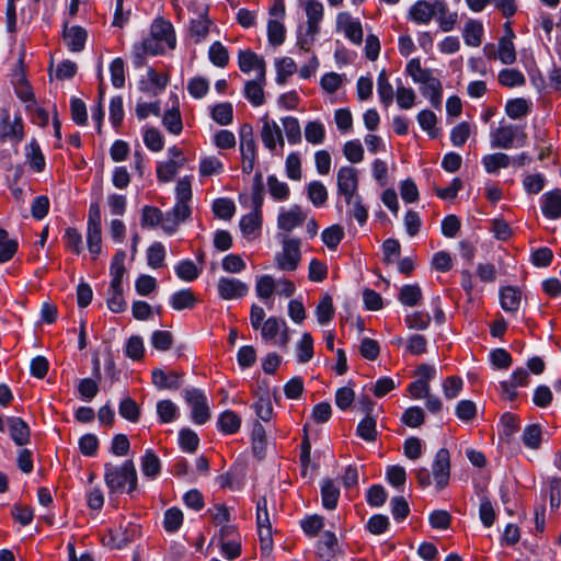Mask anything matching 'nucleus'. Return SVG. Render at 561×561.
Wrapping results in <instances>:
<instances>
[{"label": "nucleus", "mask_w": 561, "mask_h": 561, "mask_svg": "<svg viewBox=\"0 0 561 561\" xmlns=\"http://www.w3.org/2000/svg\"><path fill=\"white\" fill-rule=\"evenodd\" d=\"M405 72L414 83L420 84L421 94L430 100L432 106L439 110L442 107L443 85L439 79L433 76V71L422 68L421 60L413 58L407 64Z\"/></svg>", "instance_id": "nucleus-1"}, {"label": "nucleus", "mask_w": 561, "mask_h": 561, "mask_svg": "<svg viewBox=\"0 0 561 561\" xmlns=\"http://www.w3.org/2000/svg\"><path fill=\"white\" fill-rule=\"evenodd\" d=\"M104 481L111 494L133 493L138 485L136 467L133 460L122 465L105 463Z\"/></svg>", "instance_id": "nucleus-2"}, {"label": "nucleus", "mask_w": 561, "mask_h": 561, "mask_svg": "<svg viewBox=\"0 0 561 561\" xmlns=\"http://www.w3.org/2000/svg\"><path fill=\"white\" fill-rule=\"evenodd\" d=\"M262 340L272 345L285 348L289 342V329L285 320L270 317L261 325Z\"/></svg>", "instance_id": "nucleus-3"}, {"label": "nucleus", "mask_w": 561, "mask_h": 561, "mask_svg": "<svg viewBox=\"0 0 561 561\" xmlns=\"http://www.w3.org/2000/svg\"><path fill=\"white\" fill-rule=\"evenodd\" d=\"M24 138V125L21 115L16 114L11 118L10 112L2 108L0 112V142L19 145Z\"/></svg>", "instance_id": "nucleus-4"}, {"label": "nucleus", "mask_w": 561, "mask_h": 561, "mask_svg": "<svg viewBox=\"0 0 561 561\" xmlns=\"http://www.w3.org/2000/svg\"><path fill=\"white\" fill-rule=\"evenodd\" d=\"M184 399L191 408V417L195 424L203 425L210 419L208 400L203 390L187 388L184 390Z\"/></svg>", "instance_id": "nucleus-5"}, {"label": "nucleus", "mask_w": 561, "mask_h": 561, "mask_svg": "<svg viewBox=\"0 0 561 561\" xmlns=\"http://www.w3.org/2000/svg\"><path fill=\"white\" fill-rule=\"evenodd\" d=\"M358 171L355 168L345 165L337 170V197H342L346 205H351L355 195H358Z\"/></svg>", "instance_id": "nucleus-6"}, {"label": "nucleus", "mask_w": 561, "mask_h": 561, "mask_svg": "<svg viewBox=\"0 0 561 561\" xmlns=\"http://www.w3.org/2000/svg\"><path fill=\"white\" fill-rule=\"evenodd\" d=\"M240 152L242 158V172L250 174L256 161V144L250 125H243L240 129Z\"/></svg>", "instance_id": "nucleus-7"}, {"label": "nucleus", "mask_w": 561, "mask_h": 561, "mask_svg": "<svg viewBox=\"0 0 561 561\" xmlns=\"http://www.w3.org/2000/svg\"><path fill=\"white\" fill-rule=\"evenodd\" d=\"M261 139L272 154L283 153L285 141L282 129L275 121L262 118Z\"/></svg>", "instance_id": "nucleus-8"}, {"label": "nucleus", "mask_w": 561, "mask_h": 561, "mask_svg": "<svg viewBox=\"0 0 561 561\" xmlns=\"http://www.w3.org/2000/svg\"><path fill=\"white\" fill-rule=\"evenodd\" d=\"M300 257V241L295 238H284L282 252L276 255L278 268L286 272L295 271Z\"/></svg>", "instance_id": "nucleus-9"}, {"label": "nucleus", "mask_w": 561, "mask_h": 561, "mask_svg": "<svg viewBox=\"0 0 561 561\" xmlns=\"http://www.w3.org/2000/svg\"><path fill=\"white\" fill-rule=\"evenodd\" d=\"M256 525L261 541V549L270 551L272 549V525L267 511V501L261 497L256 502Z\"/></svg>", "instance_id": "nucleus-10"}, {"label": "nucleus", "mask_w": 561, "mask_h": 561, "mask_svg": "<svg viewBox=\"0 0 561 561\" xmlns=\"http://www.w3.org/2000/svg\"><path fill=\"white\" fill-rule=\"evenodd\" d=\"M168 47L162 44L152 34H149L140 43H136L133 47V62L134 66L140 68L145 65L147 55H160L165 51Z\"/></svg>", "instance_id": "nucleus-11"}, {"label": "nucleus", "mask_w": 561, "mask_h": 561, "mask_svg": "<svg viewBox=\"0 0 561 561\" xmlns=\"http://www.w3.org/2000/svg\"><path fill=\"white\" fill-rule=\"evenodd\" d=\"M514 38L515 33L512 30L511 22H506L504 34L497 41L496 51H493V57L497 58L503 65L511 66L516 61L517 54Z\"/></svg>", "instance_id": "nucleus-12"}, {"label": "nucleus", "mask_w": 561, "mask_h": 561, "mask_svg": "<svg viewBox=\"0 0 561 561\" xmlns=\"http://www.w3.org/2000/svg\"><path fill=\"white\" fill-rule=\"evenodd\" d=\"M217 290L221 299H240L248 295L249 285L234 277L222 276L218 279Z\"/></svg>", "instance_id": "nucleus-13"}, {"label": "nucleus", "mask_w": 561, "mask_h": 561, "mask_svg": "<svg viewBox=\"0 0 561 561\" xmlns=\"http://www.w3.org/2000/svg\"><path fill=\"white\" fill-rule=\"evenodd\" d=\"M238 66L243 73H250L254 70L255 76H257L260 80H263L266 76V62L264 58L251 49L239 50Z\"/></svg>", "instance_id": "nucleus-14"}, {"label": "nucleus", "mask_w": 561, "mask_h": 561, "mask_svg": "<svg viewBox=\"0 0 561 561\" xmlns=\"http://www.w3.org/2000/svg\"><path fill=\"white\" fill-rule=\"evenodd\" d=\"M529 374L523 368L516 369L508 379L500 382V397L504 401L512 402L517 396V388L526 386L528 382Z\"/></svg>", "instance_id": "nucleus-15"}, {"label": "nucleus", "mask_w": 561, "mask_h": 561, "mask_svg": "<svg viewBox=\"0 0 561 561\" xmlns=\"http://www.w3.org/2000/svg\"><path fill=\"white\" fill-rule=\"evenodd\" d=\"M336 27L353 44L359 45L363 41V27L360 21L354 19L348 12H340L336 15Z\"/></svg>", "instance_id": "nucleus-16"}, {"label": "nucleus", "mask_w": 561, "mask_h": 561, "mask_svg": "<svg viewBox=\"0 0 561 561\" xmlns=\"http://www.w3.org/2000/svg\"><path fill=\"white\" fill-rule=\"evenodd\" d=\"M264 183L261 172L255 173L250 194H240L239 202L242 207L262 210L264 203Z\"/></svg>", "instance_id": "nucleus-17"}, {"label": "nucleus", "mask_w": 561, "mask_h": 561, "mask_svg": "<svg viewBox=\"0 0 561 561\" xmlns=\"http://www.w3.org/2000/svg\"><path fill=\"white\" fill-rule=\"evenodd\" d=\"M488 480L474 478V492L479 503V516L485 527L491 526V502L489 499Z\"/></svg>", "instance_id": "nucleus-18"}, {"label": "nucleus", "mask_w": 561, "mask_h": 561, "mask_svg": "<svg viewBox=\"0 0 561 561\" xmlns=\"http://www.w3.org/2000/svg\"><path fill=\"white\" fill-rule=\"evenodd\" d=\"M450 462L449 453L445 448H440L432 465V473L437 489H443L447 485L449 480Z\"/></svg>", "instance_id": "nucleus-19"}, {"label": "nucleus", "mask_w": 561, "mask_h": 561, "mask_svg": "<svg viewBox=\"0 0 561 561\" xmlns=\"http://www.w3.org/2000/svg\"><path fill=\"white\" fill-rule=\"evenodd\" d=\"M169 77L164 73H159L152 68H148L147 78L139 80V90L150 95L160 94L168 85Z\"/></svg>", "instance_id": "nucleus-20"}, {"label": "nucleus", "mask_w": 561, "mask_h": 561, "mask_svg": "<svg viewBox=\"0 0 561 561\" xmlns=\"http://www.w3.org/2000/svg\"><path fill=\"white\" fill-rule=\"evenodd\" d=\"M62 38L69 50L79 53L84 49L88 32L79 25L69 26L64 24Z\"/></svg>", "instance_id": "nucleus-21"}, {"label": "nucleus", "mask_w": 561, "mask_h": 561, "mask_svg": "<svg viewBox=\"0 0 561 561\" xmlns=\"http://www.w3.org/2000/svg\"><path fill=\"white\" fill-rule=\"evenodd\" d=\"M306 219V215L298 205H293L288 209L280 208L277 217V226L284 231H291L296 227L302 225Z\"/></svg>", "instance_id": "nucleus-22"}, {"label": "nucleus", "mask_w": 561, "mask_h": 561, "mask_svg": "<svg viewBox=\"0 0 561 561\" xmlns=\"http://www.w3.org/2000/svg\"><path fill=\"white\" fill-rule=\"evenodd\" d=\"M150 34L164 44L168 49H174L176 45V37L171 22L164 19H156L150 28Z\"/></svg>", "instance_id": "nucleus-23"}, {"label": "nucleus", "mask_w": 561, "mask_h": 561, "mask_svg": "<svg viewBox=\"0 0 561 561\" xmlns=\"http://www.w3.org/2000/svg\"><path fill=\"white\" fill-rule=\"evenodd\" d=\"M7 431L18 446H24L30 442V427L24 420L18 416L7 419Z\"/></svg>", "instance_id": "nucleus-24"}, {"label": "nucleus", "mask_w": 561, "mask_h": 561, "mask_svg": "<svg viewBox=\"0 0 561 561\" xmlns=\"http://www.w3.org/2000/svg\"><path fill=\"white\" fill-rule=\"evenodd\" d=\"M499 300L500 306L504 311L514 313L520 306L522 291L516 286H503L499 290Z\"/></svg>", "instance_id": "nucleus-25"}, {"label": "nucleus", "mask_w": 561, "mask_h": 561, "mask_svg": "<svg viewBox=\"0 0 561 561\" xmlns=\"http://www.w3.org/2000/svg\"><path fill=\"white\" fill-rule=\"evenodd\" d=\"M152 383L159 389H179L182 385V375L178 371H164L156 368L151 373Z\"/></svg>", "instance_id": "nucleus-26"}, {"label": "nucleus", "mask_w": 561, "mask_h": 561, "mask_svg": "<svg viewBox=\"0 0 561 561\" xmlns=\"http://www.w3.org/2000/svg\"><path fill=\"white\" fill-rule=\"evenodd\" d=\"M434 7L435 0L433 2L419 0L410 8V19L416 24H428L435 15Z\"/></svg>", "instance_id": "nucleus-27"}, {"label": "nucleus", "mask_w": 561, "mask_h": 561, "mask_svg": "<svg viewBox=\"0 0 561 561\" xmlns=\"http://www.w3.org/2000/svg\"><path fill=\"white\" fill-rule=\"evenodd\" d=\"M435 15L439 27L443 32H450L454 30L458 15L456 12H449L448 5L445 0H435Z\"/></svg>", "instance_id": "nucleus-28"}, {"label": "nucleus", "mask_w": 561, "mask_h": 561, "mask_svg": "<svg viewBox=\"0 0 561 561\" xmlns=\"http://www.w3.org/2000/svg\"><path fill=\"white\" fill-rule=\"evenodd\" d=\"M125 260V251L117 250L110 266L111 283L108 287H123V277L126 273Z\"/></svg>", "instance_id": "nucleus-29"}, {"label": "nucleus", "mask_w": 561, "mask_h": 561, "mask_svg": "<svg viewBox=\"0 0 561 561\" xmlns=\"http://www.w3.org/2000/svg\"><path fill=\"white\" fill-rule=\"evenodd\" d=\"M266 83V76L260 80L257 76L255 79L249 80L244 84V98L253 105L261 106L264 103V85Z\"/></svg>", "instance_id": "nucleus-30"}, {"label": "nucleus", "mask_w": 561, "mask_h": 561, "mask_svg": "<svg viewBox=\"0 0 561 561\" xmlns=\"http://www.w3.org/2000/svg\"><path fill=\"white\" fill-rule=\"evenodd\" d=\"M542 213L547 218L561 217V191L554 190L542 195Z\"/></svg>", "instance_id": "nucleus-31"}, {"label": "nucleus", "mask_w": 561, "mask_h": 561, "mask_svg": "<svg viewBox=\"0 0 561 561\" xmlns=\"http://www.w3.org/2000/svg\"><path fill=\"white\" fill-rule=\"evenodd\" d=\"M520 422L516 414L511 412L504 413L499 423V435L501 440L510 442L511 438L519 431Z\"/></svg>", "instance_id": "nucleus-32"}, {"label": "nucleus", "mask_w": 561, "mask_h": 561, "mask_svg": "<svg viewBox=\"0 0 561 561\" xmlns=\"http://www.w3.org/2000/svg\"><path fill=\"white\" fill-rule=\"evenodd\" d=\"M275 279L271 275H262L256 279V296L270 308H273L272 296L275 293Z\"/></svg>", "instance_id": "nucleus-33"}, {"label": "nucleus", "mask_w": 561, "mask_h": 561, "mask_svg": "<svg viewBox=\"0 0 561 561\" xmlns=\"http://www.w3.org/2000/svg\"><path fill=\"white\" fill-rule=\"evenodd\" d=\"M267 192L275 202H286L290 196V188L286 182L279 181L275 174L266 179Z\"/></svg>", "instance_id": "nucleus-34"}, {"label": "nucleus", "mask_w": 561, "mask_h": 561, "mask_svg": "<svg viewBox=\"0 0 561 561\" xmlns=\"http://www.w3.org/2000/svg\"><path fill=\"white\" fill-rule=\"evenodd\" d=\"M241 417L231 410H226L219 414L217 428L225 435H232L239 431Z\"/></svg>", "instance_id": "nucleus-35"}, {"label": "nucleus", "mask_w": 561, "mask_h": 561, "mask_svg": "<svg viewBox=\"0 0 561 561\" xmlns=\"http://www.w3.org/2000/svg\"><path fill=\"white\" fill-rule=\"evenodd\" d=\"M262 225V210L250 209V213L244 215L240 220V229L244 237L252 238L261 229Z\"/></svg>", "instance_id": "nucleus-36"}, {"label": "nucleus", "mask_w": 561, "mask_h": 561, "mask_svg": "<svg viewBox=\"0 0 561 561\" xmlns=\"http://www.w3.org/2000/svg\"><path fill=\"white\" fill-rule=\"evenodd\" d=\"M337 538L332 531H324L318 541L317 553L323 561H330L335 553Z\"/></svg>", "instance_id": "nucleus-37"}, {"label": "nucleus", "mask_w": 561, "mask_h": 561, "mask_svg": "<svg viewBox=\"0 0 561 561\" xmlns=\"http://www.w3.org/2000/svg\"><path fill=\"white\" fill-rule=\"evenodd\" d=\"M320 33V25L309 24L300 26L297 33V45L300 49L309 51L316 42L318 34Z\"/></svg>", "instance_id": "nucleus-38"}, {"label": "nucleus", "mask_w": 561, "mask_h": 561, "mask_svg": "<svg viewBox=\"0 0 561 561\" xmlns=\"http://www.w3.org/2000/svg\"><path fill=\"white\" fill-rule=\"evenodd\" d=\"M195 304L196 297L190 288L178 290L170 297V306L178 311L192 309Z\"/></svg>", "instance_id": "nucleus-39"}, {"label": "nucleus", "mask_w": 561, "mask_h": 561, "mask_svg": "<svg viewBox=\"0 0 561 561\" xmlns=\"http://www.w3.org/2000/svg\"><path fill=\"white\" fill-rule=\"evenodd\" d=\"M276 78L278 85H284L287 79L297 71V65L290 57L277 58L275 60Z\"/></svg>", "instance_id": "nucleus-40"}, {"label": "nucleus", "mask_w": 561, "mask_h": 561, "mask_svg": "<svg viewBox=\"0 0 561 561\" xmlns=\"http://www.w3.org/2000/svg\"><path fill=\"white\" fill-rule=\"evenodd\" d=\"M85 240L92 260H96L102 252V226L87 227Z\"/></svg>", "instance_id": "nucleus-41"}, {"label": "nucleus", "mask_w": 561, "mask_h": 561, "mask_svg": "<svg viewBox=\"0 0 561 561\" xmlns=\"http://www.w3.org/2000/svg\"><path fill=\"white\" fill-rule=\"evenodd\" d=\"M183 160L169 159L168 161L160 162L157 165V178L160 182H171L179 170L183 167Z\"/></svg>", "instance_id": "nucleus-42"}, {"label": "nucleus", "mask_w": 561, "mask_h": 561, "mask_svg": "<svg viewBox=\"0 0 561 561\" xmlns=\"http://www.w3.org/2000/svg\"><path fill=\"white\" fill-rule=\"evenodd\" d=\"M174 272L181 280L190 283L198 278L202 268H199L192 260L185 259L174 266Z\"/></svg>", "instance_id": "nucleus-43"}, {"label": "nucleus", "mask_w": 561, "mask_h": 561, "mask_svg": "<svg viewBox=\"0 0 561 561\" xmlns=\"http://www.w3.org/2000/svg\"><path fill=\"white\" fill-rule=\"evenodd\" d=\"M25 157L30 163V167L35 172H42L45 169V158L42 153L41 147L35 139L25 147Z\"/></svg>", "instance_id": "nucleus-44"}, {"label": "nucleus", "mask_w": 561, "mask_h": 561, "mask_svg": "<svg viewBox=\"0 0 561 561\" xmlns=\"http://www.w3.org/2000/svg\"><path fill=\"white\" fill-rule=\"evenodd\" d=\"M161 470L159 457L152 449H147L141 457V471L149 479H156Z\"/></svg>", "instance_id": "nucleus-45"}, {"label": "nucleus", "mask_w": 561, "mask_h": 561, "mask_svg": "<svg viewBox=\"0 0 561 561\" xmlns=\"http://www.w3.org/2000/svg\"><path fill=\"white\" fill-rule=\"evenodd\" d=\"M497 81L505 88H515L524 85L526 78L523 72L517 69L505 68L499 72Z\"/></svg>", "instance_id": "nucleus-46"}, {"label": "nucleus", "mask_w": 561, "mask_h": 561, "mask_svg": "<svg viewBox=\"0 0 561 561\" xmlns=\"http://www.w3.org/2000/svg\"><path fill=\"white\" fill-rule=\"evenodd\" d=\"M399 301L408 307H415L422 299V290L417 284L403 285L400 289Z\"/></svg>", "instance_id": "nucleus-47"}, {"label": "nucleus", "mask_w": 561, "mask_h": 561, "mask_svg": "<svg viewBox=\"0 0 561 561\" xmlns=\"http://www.w3.org/2000/svg\"><path fill=\"white\" fill-rule=\"evenodd\" d=\"M483 26L480 22L470 20L466 23L462 36L468 46L477 47L481 44Z\"/></svg>", "instance_id": "nucleus-48"}, {"label": "nucleus", "mask_w": 561, "mask_h": 561, "mask_svg": "<svg viewBox=\"0 0 561 561\" xmlns=\"http://www.w3.org/2000/svg\"><path fill=\"white\" fill-rule=\"evenodd\" d=\"M334 316V307L332 297L328 294L323 295L316 307V317L321 325L328 324Z\"/></svg>", "instance_id": "nucleus-49"}, {"label": "nucleus", "mask_w": 561, "mask_h": 561, "mask_svg": "<svg viewBox=\"0 0 561 561\" xmlns=\"http://www.w3.org/2000/svg\"><path fill=\"white\" fill-rule=\"evenodd\" d=\"M162 124L167 130L173 135H180L183 129V123L179 106L165 111L162 116Z\"/></svg>", "instance_id": "nucleus-50"}, {"label": "nucleus", "mask_w": 561, "mask_h": 561, "mask_svg": "<svg viewBox=\"0 0 561 561\" xmlns=\"http://www.w3.org/2000/svg\"><path fill=\"white\" fill-rule=\"evenodd\" d=\"M307 195L314 207H322L328 199V190L320 181H312L307 185Z\"/></svg>", "instance_id": "nucleus-51"}, {"label": "nucleus", "mask_w": 561, "mask_h": 561, "mask_svg": "<svg viewBox=\"0 0 561 561\" xmlns=\"http://www.w3.org/2000/svg\"><path fill=\"white\" fill-rule=\"evenodd\" d=\"M286 38V28L282 21L270 19L267 22V39L272 46H280Z\"/></svg>", "instance_id": "nucleus-52"}, {"label": "nucleus", "mask_w": 561, "mask_h": 561, "mask_svg": "<svg viewBox=\"0 0 561 561\" xmlns=\"http://www.w3.org/2000/svg\"><path fill=\"white\" fill-rule=\"evenodd\" d=\"M340 490L331 480H325L321 485L322 505L327 510H334L337 505Z\"/></svg>", "instance_id": "nucleus-53"}, {"label": "nucleus", "mask_w": 561, "mask_h": 561, "mask_svg": "<svg viewBox=\"0 0 561 561\" xmlns=\"http://www.w3.org/2000/svg\"><path fill=\"white\" fill-rule=\"evenodd\" d=\"M305 138L311 145H321L325 139V127L320 121L308 122L305 126Z\"/></svg>", "instance_id": "nucleus-54"}, {"label": "nucleus", "mask_w": 561, "mask_h": 561, "mask_svg": "<svg viewBox=\"0 0 561 561\" xmlns=\"http://www.w3.org/2000/svg\"><path fill=\"white\" fill-rule=\"evenodd\" d=\"M296 356L298 363H308L313 357V339L310 333H304L296 345Z\"/></svg>", "instance_id": "nucleus-55"}, {"label": "nucleus", "mask_w": 561, "mask_h": 561, "mask_svg": "<svg viewBox=\"0 0 561 561\" xmlns=\"http://www.w3.org/2000/svg\"><path fill=\"white\" fill-rule=\"evenodd\" d=\"M211 118L219 125L227 126L232 123L233 107L229 102L216 104L211 108Z\"/></svg>", "instance_id": "nucleus-56"}, {"label": "nucleus", "mask_w": 561, "mask_h": 561, "mask_svg": "<svg viewBox=\"0 0 561 561\" xmlns=\"http://www.w3.org/2000/svg\"><path fill=\"white\" fill-rule=\"evenodd\" d=\"M304 10L309 24L320 25L324 16V7L319 0H305Z\"/></svg>", "instance_id": "nucleus-57"}, {"label": "nucleus", "mask_w": 561, "mask_h": 561, "mask_svg": "<svg viewBox=\"0 0 561 561\" xmlns=\"http://www.w3.org/2000/svg\"><path fill=\"white\" fill-rule=\"evenodd\" d=\"M282 124L289 144L297 145L301 142V128L299 121L296 117H283Z\"/></svg>", "instance_id": "nucleus-58"}, {"label": "nucleus", "mask_w": 561, "mask_h": 561, "mask_svg": "<svg viewBox=\"0 0 561 561\" xmlns=\"http://www.w3.org/2000/svg\"><path fill=\"white\" fill-rule=\"evenodd\" d=\"M157 413L161 423H171L180 415L179 408L171 400L159 401L157 403Z\"/></svg>", "instance_id": "nucleus-59"}, {"label": "nucleus", "mask_w": 561, "mask_h": 561, "mask_svg": "<svg viewBox=\"0 0 561 561\" xmlns=\"http://www.w3.org/2000/svg\"><path fill=\"white\" fill-rule=\"evenodd\" d=\"M65 245L73 254L79 255L83 251L82 236L77 228L68 227L64 233Z\"/></svg>", "instance_id": "nucleus-60"}, {"label": "nucleus", "mask_w": 561, "mask_h": 561, "mask_svg": "<svg viewBox=\"0 0 561 561\" xmlns=\"http://www.w3.org/2000/svg\"><path fill=\"white\" fill-rule=\"evenodd\" d=\"M123 293V287H108L106 293V301L111 311L119 313L126 309V301L124 299Z\"/></svg>", "instance_id": "nucleus-61"}, {"label": "nucleus", "mask_w": 561, "mask_h": 561, "mask_svg": "<svg viewBox=\"0 0 561 561\" xmlns=\"http://www.w3.org/2000/svg\"><path fill=\"white\" fill-rule=\"evenodd\" d=\"M396 96H397L398 106L402 110H409V108L413 107V105L415 103L416 94L413 89L405 88L402 84L401 80L398 79Z\"/></svg>", "instance_id": "nucleus-62"}, {"label": "nucleus", "mask_w": 561, "mask_h": 561, "mask_svg": "<svg viewBox=\"0 0 561 561\" xmlns=\"http://www.w3.org/2000/svg\"><path fill=\"white\" fill-rule=\"evenodd\" d=\"M165 247L159 242H153L147 250V262L151 268H160L164 265Z\"/></svg>", "instance_id": "nucleus-63"}, {"label": "nucleus", "mask_w": 561, "mask_h": 561, "mask_svg": "<svg viewBox=\"0 0 561 561\" xmlns=\"http://www.w3.org/2000/svg\"><path fill=\"white\" fill-rule=\"evenodd\" d=\"M210 62L219 68H224L229 62V54L227 48L220 42H214L208 50Z\"/></svg>", "instance_id": "nucleus-64"}]
</instances>
